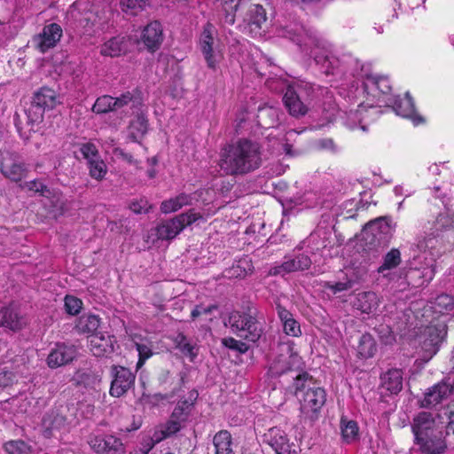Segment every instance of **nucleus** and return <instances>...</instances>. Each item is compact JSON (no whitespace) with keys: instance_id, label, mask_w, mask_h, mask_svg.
Wrapping results in <instances>:
<instances>
[{"instance_id":"nucleus-43","label":"nucleus","mask_w":454,"mask_h":454,"mask_svg":"<svg viewBox=\"0 0 454 454\" xmlns=\"http://www.w3.org/2000/svg\"><path fill=\"white\" fill-rule=\"evenodd\" d=\"M175 343L176 348L185 356H188L191 358V361H193L194 358L198 355V346L196 343L190 341L187 337L180 333L176 335L175 339Z\"/></svg>"},{"instance_id":"nucleus-7","label":"nucleus","mask_w":454,"mask_h":454,"mask_svg":"<svg viewBox=\"0 0 454 454\" xmlns=\"http://www.w3.org/2000/svg\"><path fill=\"white\" fill-rule=\"evenodd\" d=\"M201 218V214L190 210L158 224L155 228V234L159 239H172L186 226L191 225Z\"/></svg>"},{"instance_id":"nucleus-1","label":"nucleus","mask_w":454,"mask_h":454,"mask_svg":"<svg viewBox=\"0 0 454 454\" xmlns=\"http://www.w3.org/2000/svg\"><path fill=\"white\" fill-rule=\"evenodd\" d=\"M262 163L260 145L241 138L222 149L218 166L226 176H244L258 169Z\"/></svg>"},{"instance_id":"nucleus-28","label":"nucleus","mask_w":454,"mask_h":454,"mask_svg":"<svg viewBox=\"0 0 454 454\" xmlns=\"http://www.w3.org/2000/svg\"><path fill=\"white\" fill-rule=\"evenodd\" d=\"M42 424L46 431L64 428L67 424L66 408L59 407L51 410L43 416Z\"/></svg>"},{"instance_id":"nucleus-6","label":"nucleus","mask_w":454,"mask_h":454,"mask_svg":"<svg viewBox=\"0 0 454 454\" xmlns=\"http://www.w3.org/2000/svg\"><path fill=\"white\" fill-rule=\"evenodd\" d=\"M393 235L391 219L380 216L365 224L362 236L365 250H377L386 247Z\"/></svg>"},{"instance_id":"nucleus-19","label":"nucleus","mask_w":454,"mask_h":454,"mask_svg":"<svg viewBox=\"0 0 454 454\" xmlns=\"http://www.w3.org/2000/svg\"><path fill=\"white\" fill-rule=\"evenodd\" d=\"M447 334L446 325L437 324L427 327L425 331L426 339L422 343V348L428 354L429 357L435 355L439 349L440 344Z\"/></svg>"},{"instance_id":"nucleus-61","label":"nucleus","mask_w":454,"mask_h":454,"mask_svg":"<svg viewBox=\"0 0 454 454\" xmlns=\"http://www.w3.org/2000/svg\"><path fill=\"white\" fill-rule=\"evenodd\" d=\"M352 286L353 282L351 280H348L346 282H335L326 284V287L330 289L333 294L348 290L352 287Z\"/></svg>"},{"instance_id":"nucleus-26","label":"nucleus","mask_w":454,"mask_h":454,"mask_svg":"<svg viewBox=\"0 0 454 454\" xmlns=\"http://www.w3.org/2000/svg\"><path fill=\"white\" fill-rule=\"evenodd\" d=\"M115 339L112 335L95 334L90 341V349L95 356H105L114 350Z\"/></svg>"},{"instance_id":"nucleus-63","label":"nucleus","mask_w":454,"mask_h":454,"mask_svg":"<svg viewBox=\"0 0 454 454\" xmlns=\"http://www.w3.org/2000/svg\"><path fill=\"white\" fill-rule=\"evenodd\" d=\"M25 186L29 190L33 191L35 192H39L42 195H44L46 192H49L47 189V186L44 185L41 181L39 180H33L30 182H27Z\"/></svg>"},{"instance_id":"nucleus-8","label":"nucleus","mask_w":454,"mask_h":454,"mask_svg":"<svg viewBox=\"0 0 454 454\" xmlns=\"http://www.w3.org/2000/svg\"><path fill=\"white\" fill-rule=\"evenodd\" d=\"M215 35L216 31L214 26L207 23L200 37V47L207 65L214 70L223 58L219 40L215 37Z\"/></svg>"},{"instance_id":"nucleus-40","label":"nucleus","mask_w":454,"mask_h":454,"mask_svg":"<svg viewBox=\"0 0 454 454\" xmlns=\"http://www.w3.org/2000/svg\"><path fill=\"white\" fill-rule=\"evenodd\" d=\"M113 105L114 111L129 105L131 108H138L142 105V101L138 94L128 91L120 97L113 98Z\"/></svg>"},{"instance_id":"nucleus-55","label":"nucleus","mask_w":454,"mask_h":454,"mask_svg":"<svg viewBox=\"0 0 454 454\" xmlns=\"http://www.w3.org/2000/svg\"><path fill=\"white\" fill-rule=\"evenodd\" d=\"M375 331L377 332L381 342L385 345H390L395 340L393 331L387 325H380L375 328Z\"/></svg>"},{"instance_id":"nucleus-42","label":"nucleus","mask_w":454,"mask_h":454,"mask_svg":"<svg viewBox=\"0 0 454 454\" xmlns=\"http://www.w3.org/2000/svg\"><path fill=\"white\" fill-rule=\"evenodd\" d=\"M278 109L272 106H263L258 109V123L263 128L273 127L278 122Z\"/></svg>"},{"instance_id":"nucleus-27","label":"nucleus","mask_w":454,"mask_h":454,"mask_svg":"<svg viewBox=\"0 0 454 454\" xmlns=\"http://www.w3.org/2000/svg\"><path fill=\"white\" fill-rule=\"evenodd\" d=\"M25 325L26 320L12 305L3 307L0 309V326L18 331Z\"/></svg>"},{"instance_id":"nucleus-48","label":"nucleus","mask_w":454,"mask_h":454,"mask_svg":"<svg viewBox=\"0 0 454 454\" xmlns=\"http://www.w3.org/2000/svg\"><path fill=\"white\" fill-rule=\"evenodd\" d=\"M45 110L31 102L30 106L27 110V123L31 125V130L35 125H38L43 120Z\"/></svg>"},{"instance_id":"nucleus-44","label":"nucleus","mask_w":454,"mask_h":454,"mask_svg":"<svg viewBox=\"0 0 454 454\" xmlns=\"http://www.w3.org/2000/svg\"><path fill=\"white\" fill-rule=\"evenodd\" d=\"M130 135L134 139L142 137L148 129V121L143 113L137 114L129 125Z\"/></svg>"},{"instance_id":"nucleus-37","label":"nucleus","mask_w":454,"mask_h":454,"mask_svg":"<svg viewBox=\"0 0 454 454\" xmlns=\"http://www.w3.org/2000/svg\"><path fill=\"white\" fill-rule=\"evenodd\" d=\"M192 196L186 193H181L175 198H170L161 202L160 211L163 214H169L176 212L182 208L184 206L190 205L192 203Z\"/></svg>"},{"instance_id":"nucleus-59","label":"nucleus","mask_w":454,"mask_h":454,"mask_svg":"<svg viewBox=\"0 0 454 454\" xmlns=\"http://www.w3.org/2000/svg\"><path fill=\"white\" fill-rule=\"evenodd\" d=\"M151 208L146 200H134L129 204V209L135 214H145Z\"/></svg>"},{"instance_id":"nucleus-13","label":"nucleus","mask_w":454,"mask_h":454,"mask_svg":"<svg viewBox=\"0 0 454 454\" xmlns=\"http://www.w3.org/2000/svg\"><path fill=\"white\" fill-rule=\"evenodd\" d=\"M431 231L450 242V247H454V211L445 208L440 212L432 223Z\"/></svg>"},{"instance_id":"nucleus-20","label":"nucleus","mask_w":454,"mask_h":454,"mask_svg":"<svg viewBox=\"0 0 454 454\" xmlns=\"http://www.w3.org/2000/svg\"><path fill=\"white\" fill-rule=\"evenodd\" d=\"M454 390L453 385L445 381L439 382L425 393L424 399L421 401V407L430 408L447 399Z\"/></svg>"},{"instance_id":"nucleus-47","label":"nucleus","mask_w":454,"mask_h":454,"mask_svg":"<svg viewBox=\"0 0 454 454\" xmlns=\"http://www.w3.org/2000/svg\"><path fill=\"white\" fill-rule=\"evenodd\" d=\"M88 167L90 176L97 180H102L107 172V167L100 157L89 161Z\"/></svg>"},{"instance_id":"nucleus-50","label":"nucleus","mask_w":454,"mask_h":454,"mask_svg":"<svg viewBox=\"0 0 454 454\" xmlns=\"http://www.w3.org/2000/svg\"><path fill=\"white\" fill-rule=\"evenodd\" d=\"M147 0H121L120 5L123 12L137 15L146 4Z\"/></svg>"},{"instance_id":"nucleus-18","label":"nucleus","mask_w":454,"mask_h":454,"mask_svg":"<svg viewBox=\"0 0 454 454\" xmlns=\"http://www.w3.org/2000/svg\"><path fill=\"white\" fill-rule=\"evenodd\" d=\"M62 35V27L57 23H51L43 27L42 32L35 37L34 41L38 50L44 53L56 46Z\"/></svg>"},{"instance_id":"nucleus-16","label":"nucleus","mask_w":454,"mask_h":454,"mask_svg":"<svg viewBox=\"0 0 454 454\" xmlns=\"http://www.w3.org/2000/svg\"><path fill=\"white\" fill-rule=\"evenodd\" d=\"M266 22L267 17L263 7L260 4H253L244 18V29L253 36H261L265 32Z\"/></svg>"},{"instance_id":"nucleus-52","label":"nucleus","mask_w":454,"mask_h":454,"mask_svg":"<svg viewBox=\"0 0 454 454\" xmlns=\"http://www.w3.org/2000/svg\"><path fill=\"white\" fill-rule=\"evenodd\" d=\"M92 111L96 114H106L110 111H114L113 97L108 95L99 97L93 105Z\"/></svg>"},{"instance_id":"nucleus-4","label":"nucleus","mask_w":454,"mask_h":454,"mask_svg":"<svg viewBox=\"0 0 454 454\" xmlns=\"http://www.w3.org/2000/svg\"><path fill=\"white\" fill-rule=\"evenodd\" d=\"M278 33L279 36L286 37L294 42L297 45L302 48L303 51H308L313 47L325 48L324 42L317 36L316 31L306 29L301 24L294 15L289 14L288 18L283 20L278 27Z\"/></svg>"},{"instance_id":"nucleus-23","label":"nucleus","mask_w":454,"mask_h":454,"mask_svg":"<svg viewBox=\"0 0 454 454\" xmlns=\"http://www.w3.org/2000/svg\"><path fill=\"white\" fill-rule=\"evenodd\" d=\"M198 396L197 390L189 391L187 397L178 401L170 417L186 425L192 416Z\"/></svg>"},{"instance_id":"nucleus-56","label":"nucleus","mask_w":454,"mask_h":454,"mask_svg":"<svg viewBox=\"0 0 454 454\" xmlns=\"http://www.w3.org/2000/svg\"><path fill=\"white\" fill-rule=\"evenodd\" d=\"M222 344L228 348L239 351L241 354L247 353L249 349V347L247 343L236 340L232 337L223 338L222 340Z\"/></svg>"},{"instance_id":"nucleus-21","label":"nucleus","mask_w":454,"mask_h":454,"mask_svg":"<svg viewBox=\"0 0 454 454\" xmlns=\"http://www.w3.org/2000/svg\"><path fill=\"white\" fill-rule=\"evenodd\" d=\"M417 247L420 251H428L433 256H440L447 249L451 248L450 242L444 241L439 235H434L433 231L418 239Z\"/></svg>"},{"instance_id":"nucleus-31","label":"nucleus","mask_w":454,"mask_h":454,"mask_svg":"<svg viewBox=\"0 0 454 454\" xmlns=\"http://www.w3.org/2000/svg\"><path fill=\"white\" fill-rule=\"evenodd\" d=\"M393 109L396 114L412 119L415 124L423 121L422 117L416 115L414 102L408 92L404 98L395 99Z\"/></svg>"},{"instance_id":"nucleus-14","label":"nucleus","mask_w":454,"mask_h":454,"mask_svg":"<svg viewBox=\"0 0 454 454\" xmlns=\"http://www.w3.org/2000/svg\"><path fill=\"white\" fill-rule=\"evenodd\" d=\"M88 443L97 454H123L124 448L121 439L112 434L90 435Z\"/></svg>"},{"instance_id":"nucleus-32","label":"nucleus","mask_w":454,"mask_h":454,"mask_svg":"<svg viewBox=\"0 0 454 454\" xmlns=\"http://www.w3.org/2000/svg\"><path fill=\"white\" fill-rule=\"evenodd\" d=\"M101 325V318L99 316L87 313L83 314L76 319L75 330L79 333L88 334L91 337L98 334L97 331Z\"/></svg>"},{"instance_id":"nucleus-9","label":"nucleus","mask_w":454,"mask_h":454,"mask_svg":"<svg viewBox=\"0 0 454 454\" xmlns=\"http://www.w3.org/2000/svg\"><path fill=\"white\" fill-rule=\"evenodd\" d=\"M304 367L305 364L302 358L291 347H286L284 352L275 357L270 366V372L273 376L287 373L293 376L296 372H302Z\"/></svg>"},{"instance_id":"nucleus-53","label":"nucleus","mask_w":454,"mask_h":454,"mask_svg":"<svg viewBox=\"0 0 454 454\" xmlns=\"http://www.w3.org/2000/svg\"><path fill=\"white\" fill-rule=\"evenodd\" d=\"M311 55H313L315 61L317 64L321 65L323 68H325V74H333L334 64L337 62L335 58L330 56L328 54L321 55L317 53H313L311 51Z\"/></svg>"},{"instance_id":"nucleus-24","label":"nucleus","mask_w":454,"mask_h":454,"mask_svg":"<svg viewBox=\"0 0 454 454\" xmlns=\"http://www.w3.org/2000/svg\"><path fill=\"white\" fill-rule=\"evenodd\" d=\"M76 354L73 346L58 344L48 356L47 363L51 368L63 366L73 361Z\"/></svg>"},{"instance_id":"nucleus-46","label":"nucleus","mask_w":454,"mask_h":454,"mask_svg":"<svg viewBox=\"0 0 454 454\" xmlns=\"http://www.w3.org/2000/svg\"><path fill=\"white\" fill-rule=\"evenodd\" d=\"M136 349L138 353V361L137 363V370L140 369L145 361L153 356L152 342L145 340V342L134 341Z\"/></svg>"},{"instance_id":"nucleus-5","label":"nucleus","mask_w":454,"mask_h":454,"mask_svg":"<svg viewBox=\"0 0 454 454\" xmlns=\"http://www.w3.org/2000/svg\"><path fill=\"white\" fill-rule=\"evenodd\" d=\"M315 91L313 84L304 81L289 85L283 97L285 106L289 114L294 117L305 115Z\"/></svg>"},{"instance_id":"nucleus-35","label":"nucleus","mask_w":454,"mask_h":454,"mask_svg":"<svg viewBox=\"0 0 454 454\" xmlns=\"http://www.w3.org/2000/svg\"><path fill=\"white\" fill-rule=\"evenodd\" d=\"M381 385L391 394H397L403 388V372L399 369L388 370L381 376Z\"/></svg>"},{"instance_id":"nucleus-38","label":"nucleus","mask_w":454,"mask_h":454,"mask_svg":"<svg viewBox=\"0 0 454 454\" xmlns=\"http://www.w3.org/2000/svg\"><path fill=\"white\" fill-rule=\"evenodd\" d=\"M402 262L401 253L397 248H392L383 257L382 264L378 268L377 271L382 274L383 277L387 275L385 273L387 270L395 269Z\"/></svg>"},{"instance_id":"nucleus-2","label":"nucleus","mask_w":454,"mask_h":454,"mask_svg":"<svg viewBox=\"0 0 454 454\" xmlns=\"http://www.w3.org/2000/svg\"><path fill=\"white\" fill-rule=\"evenodd\" d=\"M446 420L439 412L420 411L411 424L414 444L422 454H443L447 450Z\"/></svg>"},{"instance_id":"nucleus-49","label":"nucleus","mask_w":454,"mask_h":454,"mask_svg":"<svg viewBox=\"0 0 454 454\" xmlns=\"http://www.w3.org/2000/svg\"><path fill=\"white\" fill-rule=\"evenodd\" d=\"M341 434L345 442H353L358 434V427L356 421L341 419Z\"/></svg>"},{"instance_id":"nucleus-11","label":"nucleus","mask_w":454,"mask_h":454,"mask_svg":"<svg viewBox=\"0 0 454 454\" xmlns=\"http://www.w3.org/2000/svg\"><path fill=\"white\" fill-rule=\"evenodd\" d=\"M301 412L305 418L315 420L325 403L326 394L324 388L313 386L309 387L299 398Z\"/></svg>"},{"instance_id":"nucleus-22","label":"nucleus","mask_w":454,"mask_h":454,"mask_svg":"<svg viewBox=\"0 0 454 454\" xmlns=\"http://www.w3.org/2000/svg\"><path fill=\"white\" fill-rule=\"evenodd\" d=\"M141 41L149 51H157L163 42V31L160 23L155 20L147 24L142 31Z\"/></svg>"},{"instance_id":"nucleus-36","label":"nucleus","mask_w":454,"mask_h":454,"mask_svg":"<svg viewBox=\"0 0 454 454\" xmlns=\"http://www.w3.org/2000/svg\"><path fill=\"white\" fill-rule=\"evenodd\" d=\"M215 454H235L231 434L222 430L215 434L213 439Z\"/></svg>"},{"instance_id":"nucleus-60","label":"nucleus","mask_w":454,"mask_h":454,"mask_svg":"<svg viewBox=\"0 0 454 454\" xmlns=\"http://www.w3.org/2000/svg\"><path fill=\"white\" fill-rule=\"evenodd\" d=\"M27 446L23 441H12L5 444V450L10 454L22 453Z\"/></svg>"},{"instance_id":"nucleus-30","label":"nucleus","mask_w":454,"mask_h":454,"mask_svg":"<svg viewBox=\"0 0 454 454\" xmlns=\"http://www.w3.org/2000/svg\"><path fill=\"white\" fill-rule=\"evenodd\" d=\"M276 309L285 333L293 337L300 336L301 334V325L294 319L293 314L279 303H277Z\"/></svg>"},{"instance_id":"nucleus-15","label":"nucleus","mask_w":454,"mask_h":454,"mask_svg":"<svg viewBox=\"0 0 454 454\" xmlns=\"http://www.w3.org/2000/svg\"><path fill=\"white\" fill-rule=\"evenodd\" d=\"M311 259L305 254H298L297 255H286L284 262L272 267L270 274L273 276L285 275L299 270H306L311 266Z\"/></svg>"},{"instance_id":"nucleus-33","label":"nucleus","mask_w":454,"mask_h":454,"mask_svg":"<svg viewBox=\"0 0 454 454\" xmlns=\"http://www.w3.org/2000/svg\"><path fill=\"white\" fill-rule=\"evenodd\" d=\"M32 102L45 111L51 110L59 104L56 91L49 87H42L35 91Z\"/></svg>"},{"instance_id":"nucleus-12","label":"nucleus","mask_w":454,"mask_h":454,"mask_svg":"<svg viewBox=\"0 0 454 454\" xmlns=\"http://www.w3.org/2000/svg\"><path fill=\"white\" fill-rule=\"evenodd\" d=\"M110 374L112 381L109 393L114 397L124 395L135 385L136 374L124 366L113 365Z\"/></svg>"},{"instance_id":"nucleus-17","label":"nucleus","mask_w":454,"mask_h":454,"mask_svg":"<svg viewBox=\"0 0 454 454\" xmlns=\"http://www.w3.org/2000/svg\"><path fill=\"white\" fill-rule=\"evenodd\" d=\"M263 442L268 444L276 454H296L295 447L290 442L286 434L278 427L270 428L263 435Z\"/></svg>"},{"instance_id":"nucleus-41","label":"nucleus","mask_w":454,"mask_h":454,"mask_svg":"<svg viewBox=\"0 0 454 454\" xmlns=\"http://www.w3.org/2000/svg\"><path fill=\"white\" fill-rule=\"evenodd\" d=\"M357 351L362 358L372 357L376 351L377 346L374 339L369 333H364L361 336L357 347Z\"/></svg>"},{"instance_id":"nucleus-10","label":"nucleus","mask_w":454,"mask_h":454,"mask_svg":"<svg viewBox=\"0 0 454 454\" xmlns=\"http://www.w3.org/2000/svg\"><path fill=\"white\" fill-rule=\"evenodd\" d=\"M0 171L5 178L20 182L27 176L28 168L18 153L4 151L0 153Z\"/></svg>"},{"instance_id":"nucleus-58","label":"nucleus","mask_w":454,"mask_h":454,"mask_svg":"<svg viewBox=\"0 0 454 454\" xmlns=\"http://www.w3.org/2000/svg\"><path fill=\"white\" fill-rule=\"evenodd\" d=\"M80 153L87 160V162L100 157L96 145L92 143L82 144L80 146Z\"/></svg>"},{"instance_id":"nucleus-29","label":"nucleus","mask_w":454,"mask_h":454,"mask_svg":"<svg viewBox=\"0 0 454 454\" xmlns=\"http://www.w3.org/2000/svg\"><path fill=\"white\" fill-rule=\"evenodd\" d=\"M253 271L252 259L248 255H245L236 260L231 267L225 269L223 274L228 278H244Z\"/></svg>"},{"instance_id":"nucleus-25","label":"nucleus","mask_w":454,"mask_h":454,"mask_svg":"<svg viewBox=\"0 0 454 454\" xmlns=\"http://www.w3.org/2000/svg\"><path fill=\"white\" fill-rule=\"evenodd\" d=\"M133 44L131 37L117 35L106 42L101 46L100 52L104 56L117 57L127 52L129 46Z\"/></svg>"},{"instance_id":"nucleus-51","label":"nucleus","mask_w":454,"mask_h":454,"mask_svg":"<svg viewBox=\"0 0 454 454\" xmlns=\"http://www.w3.org/2000/svg\"><path fill=\"white\" fill-rule=\"evenodd\" d=\"M242 0H223V9L225 12L224 20L228 24H234L235 12L241 4Z\"/></svg>"},{"instance_id":"nucleus-45","label":"nucleus","mask_w":454,"mask_h":454,"mask_svg":"<svg viewBox=\"0 0 454 454\" xmlns=\"http://www.w3.org/2000/svg\"><path fill=\"white\" fill-rule=\"evenodd\" d=\"M186 425L174 419L172 417L162 426L160 430L161 436L156 438V442H160L162 439L170 437L175 434L178 433L182 428L185 427Z\"/></svg>"},{"instance_id":"nucleus-39","label":"nucleus","mask_w":454,"mask_h":454,"mask_svg":"<svg viewBox=\"0 0 454 454\" xmlns=\"http://www.w3.org/2000/svg\"><path fill=\"white\" fill-rule=\"evenodd\" d=\"M294 379V382L292 387L294 388V395L300 398V394H303L305 389L307 390L309 387H312L310 385L313 384L312 377L306 372L304 370L300 372H296L292 376Z\"/></svg>"},{"instance_id":"nucleus-34","label":"nucleus","mask_w":454,"mask_h":454,"mask_svg":"<svg viewBox=\"0 0 454 454\" xmlns=\"http://www.w3.org/2000/svg\"><path fill=\"white\" fill-rule=\"evenodd\" d=\"M378 306L379 298L374 292L359 293L353 301V307L365 314L372 313L377 309Z\"/></svg>"},{"instance_id":"nucleus-64","label":"nucleus","mask_w":454,"mask_h":454,"mask_svg":"<svg viewBox=\"0 0 454 454\" xmlns=\"http://www.w3.org/2000/svg\"><path fill=\"white\" fill-rule=\"evenodd\" d=\"M114 154L117 158L121 159L122 160H125L130 164L135 162L133 156L121 148H115L114 150Z\"/></svg>"},{"instance_id":"nucleus-3","label":"nucleus","mask_w":454,"mask_h":454,"mask_svg":"<svg viewBox=\"0 0 454 454\" xmlns=\"http://www.w3.org/2000/svg\"><path fill=\"white\" fill-rule=\"evenodd\" d=\"M224 325L234 334L250 342H256L262 334V327L256 317L255 309L233 310L229 313Z\"/></svg>"},{"instance_id":"nucleus-57","label":"nucleus","mask_w":454,"mask_h":454,"mask_svg":"<svg viewBox=\"0 0 454 454\" xmlns=\"http://www.w3.org/2000/svg\"><path fill=\"white\" fill-rule=\"evenodd\" d=\"M82 306V301L72 295H67L65 297V309L67 313L70 315H77Z\"/></svg>"},{"instance_id":"nucleus-62","label":"nucleus","mask_w":454,"mask_h":454,"mask_svg":"<svg viewBox=\"0 0 454 454\" xmlns=\"http://www.w3.org/2000/svg\"><path fill=\"white\" fill-rule=\"evenodd\" d=\"M16 380V376L13 372L3 370L0 372V387H6L12 385Z\"/></svg>"},{"instance_id":"nucleus-54","label":"nucleus","mask_w":454,"mask_h":454,"mask_svg":"<svg viewBox=\"0 0 454 454\" xmlns=\"http://www.w3.org/2000/svg\"><path fill=\"white\" fill-rule=\"evenodd\" d=\"M434 304L435 310L440 313H443L444 311H448L453 309L454 299L449 294H442L435 298Z\"/></svg>"}]
</instances>
